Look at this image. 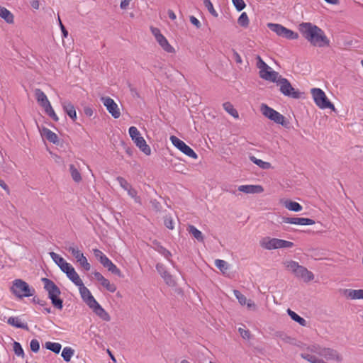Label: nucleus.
<instances>
[{"instance_id": "obj_43", "label": "nucleus", "mask_w": 363, "mask_h": 363, "mask_svg": "<svg viewBox=\"0 0 363 363\" xmlns=\"http://www.w3.org/2000/svg\"><path fill=\"white\" fill-rule=\"evenodd\" d=\"M117 182H118L120 186L124 189L125 191H128L132 185L128 182V181L122 177H118L116 178Z\"/></svg>"}, {"instance_id": "obj_1", "label": "nucleus", "mask_w": 363, "mask_h": 363, "mask_svg": "<svg viewBox=\"0 0 363 363\" xmlns=\"http://www.w3.org/2000/svg\"><path fill=\"white\" fill-rule=\"evenodd\" d=\"M298 30L303 37L313 46L321 48L330 44L324 31L311 23H301L298 26Z\"/></svg>"}, {"instance_id": "obj_14", "label": "nucleus", "mask_w": 363, "mask_h": 363, "mask_svg": "<svg viewBox=\"0 0 363 363\" xmlns=\"http://www.w3.org/2000/svg\"><path fill=\"white\" fill-rule=\"evenodd\" d=\"M101 101L106 108L108 113L114 118H118L121 116L120 109L114 100L108 96H102Z\"/></svg>"}, {"instance_id": "obj_53", "label": "nucleus", "mask_w": 363, "mask_h": 363, "mask_svg": "<svg viewBox=\"0 0 363 363\" xmlns=\"http://www.w3.org/2000/svg\"><path fill=\"white\" fill-rule=\"evenodd\" d=\"M190 22L195 26L197 28H199L201 27V23L200 21L194 16H191L189 18Z\"/></svg>"}, {"instance_id": "obj_50", "label": "nucleus", "mask_w": 363, "mask_h": 363, "mask_svg": "<svg viewBox=\"0 0 363 363\" xmlns=\"http://www.w3.org/2000/svg\"><path fill=\"white\" fill-rule=\"evenodd\" d=\"M60 269L65 273L66 274H69L74 268L68 262H65L62 266H60Z\"/></svg>"}, {"instance_id": "obj_23", "label": "nucleus", "mask_w": 363, "mask_h": 363, "mask_svg": "<svg viewBox=\"0 0 363 363\" xmlns=\"http://www.w3.org/2000/svg\"><path fill=\"white\" fill-rule=\"evenodd\" d=\"M238 189L245 194H259L264 191L260 185H240Z\"/></svg>"}, {"instance_id": "obj_41", "label": "nucleus", "mask_w": 363, "mask_h": 363, "mask_svg": "<svg viewBox=\"0 0 363 363\" xmlns=\"http://www.w3.org/2000/svg\"><path fill=\"white\" fill-rule=\"evenodd\" d=\"M49 254H50V257L53 260V262L59 267H60V266H62L65 262H66V260L63 257L60 256L58 254H57L54 252H50Z\"/></svg>"}, {"instance_id": "obj_34", "label": "nucleus", "mask_w": 363, "mask_h": 363, "mask_svg": "<svg viewBox=\"0 0 363 363\" xmlns=\"http://www.w3.org/2000/svg\"><path fill=\"white\" fill-rule=\"evenodd\" d=\"M225 111L232 116L234 118H238L239 114L233 105L230 102H225L223 104Z\"/></svg>"}, {"instance_id": "obj_44", "label": "nucleus", "mask_w": 363, "mask_h": 363, "mask_svg": "<svg viewBox=\"0 0 363 363\" xmlns=\"http://www.w3.org/2000/svg\"><path fill=\"white\" fill-rule=\"evenodd\" d=\"M13 349L16 355H17L18 357H24V351L19 342H14Z\"/></svg>"}, {"instance_id": "obj_6", "label": "nucleus", "mask_w": 363, "mask_h": 363, "mask_svg": "<svg viewBox=\"0 0 363 363\" xmlns=\"http://www.w3.org/2000/svg\"><path fill=\"white\" fill-rule=\"evenodd\" d=\"M35 96L39 105L44 109L45 112L55 121H58L59 118L53 110L50 102L45 94L40 89L35 90Z\"/></svg>"}, {"instance_id": "obj_45", "label": "nucleus", "mask_w": 363, "mask_h": 363, "mask_svg": "<svg viewBox=\"0 0 363 363\" xmlns=\"http://www.w3.org/2000/svg\"><path fill=\"white\" fill-rule=\"evenodd\" d=\"M257 60V67L259 69V72H262V70L269 69V65L264 62V60L262 59V57L259 55H257L256 57Z\"/></svg>"}, {"instance_id": "obj_55", "label": "nucleus", "mask_w": 363, "mask_h": 363, "mask_svg": "<svg viewBox=\"0 0 363 363\" xmlns=\"http://www.w3.org/2000/svg\"><path fill=\"white\" fill-rule=\"evenodd\" d=\"M132 0H121L120 7L121 9H126Z\"/></svg>"}, {"instance_id": "obj_47", "label": "nucleus", "mask_w": 363, "mask_h": 363, "mask_svg": "<svg viewBox=\"0 0 363 363\" xmlns=\"http://www.w3.org/2000/svg\"><path fill=\"white\" fill-rule=\"evenodd\" d=\"M164 225L169 230L174 228V222L171 216H166L164 219Z\"/></svg>"}, {"instance_id": "obj_48", "label": "nucleus", "mask_w": 363, "mask_h": 363, "mask_svg": "<svg viewBox=\"0 0 363 363\" xmlns=\"http://www.w3.org/2000/svg\"><path fill=\"white\" fill-rule=\"evenodd\" d=\"M30 347L33 352H38L40 350L39 341L37 339L31 340L30 342Z\"/></svg>"}, {"instance_id": "obj_42", "label": "nucleus", "mask_w": 363, "mask_h": 363, "mask_svg": "<svg viewBox=\"0 0 363 363\" xmlns=\"http://www.w3.org/2000/svg\"><path fill=\"white\" fill-rule=\"evenodd\" d=\"M238 24L242 27H247L249 24V18L245 12L241 13L238 20Z\"/></svg>"}, {"instance_id": "obj_60", "label": "nucleus", "mask_w": 363, "mask_h": 363, "mask_svg": "<svg viewBox=\"0 0 363 363\" xmlns=\"http://www.w3.org/2000/svg\"><path fill=\"white\" fill-rule=\"evenodd\" d=\"M60 29H61V31H62V35H63V37H65V38L67 37V35H68V32H67V30H66V28H65V26H63V24H61V28H60Z\"/></svg>"}, {"instance_id": "obj_3", "label": "nucleus", "mask_w": 363, "mask_h": 363, "mask_svg": "<svg viewBox=\"0 0 363 363\" xmlns=\"http://www.w3.org/2000/svg\"><path fill=\"white\" fill-rule=\"evenodd\" d=\"M10 291L18 298L30 297L35 294V289L21 279H16L12 281Z\"/></svg>"}, {"instance_id": "obj_21", "label": "nucleus", "mask_w": 363, "mask_h": 363, "mask_svg": "<svg viewBox=\"0 0 363 363\" xmlns=\"http://www.w3.org/2000/svg\"><path fill=\"white\" fill-rule=\"evenodd\" d=\"M42 137L45 138L48 141L53 144L58 143V136L50 129L43 127L39 128Z\"/></svg>"}, {"instance_id": "obj_63", "label": "nucleus", "mask_w": 363, "mask_h": 363, "mask_svg": "<svg viewBox=\"0 0 363 363\" xmlns=\"http://www.w3.org/2000/svg\"><path fill=\"white\" fill-rule=\"evenodd\" d=\"M107 352L108 353L111 360L113 362H116V359L115 357L113 355V354L111 353V352L108 349L107 350Z\"/></svg>"}, {"instance_id": "obj_32", "label": "nucleus", "mask_w": 363, "mask_h": 363, "mask_svg": "<svg viewBox=\"0 0 363 363\" xmlns=\"http://www.w3.org/2000/svg\"><path fill=\"white\" fill-rule=\"evenodd\" d=\"M287 313L293 320L297 322L301 326L306 325V320L300 315H298L297 313H296L294 311H291V309H288Z\"/></svg>"}, {"instance_id": "obj_2", "label": "nucleus", "mask_w": 363, "mask_h": 363, "mask_svg": "<svg viewBox=\"0 0 363 363\" xmlns=\"http://www.w3.org/2000/svg\"><path fill=\"white\" fill-rule=\"evenodd\" d=\"M44 284V289L48 294V298L51 300L52 304L56 308L62 310L63 308V301L59 298L61 291L59 287L50 279L48 278H42Z\"/></svg>"}, {"instance_id": "obj_46", "label": "nucleus", "mask_w": 363, "mask_h": 363, "mask_svg": "<svg viewBox=\"0 0 363 363\" xmlns=\"http://www.w3.org/2000/svg\"><path fill=\"white\" fill-rule=\"evenodd\" d=\"M204 4V6L206 7L208 11L211 14H212L213 16H217L218 13L216 11V10L213 8V4L210 0H201Z\"/></svg>"}, {"instance_id": "obj_62", "label": "nucleus", "mask_w": 363, "mask_h": 363, "mask_svg": "<svg viewBox=\"0 0 363 363\" xmlns=\"http://www.w3.org/2000/svg\"><path fill=\"white\" fill-rule=\"evenodd\" d=\"M130 92L134 97H139V94L135 88H130Z\"/></svg>"}, {"instance_id": "obj_9", "label": "nucleus", "mask_w": 363, "mask_h": 363, "mask_svg": "<svg viewBox=\"0 0 363 363\" xmlns=\"http://www.w3.org/2000/svg\"><path fill=\"white\" fill-rule=\"evenodd\" d=\"M268 28L274 32L277 35L285 38L288 40H296L298 38V34L281 24L268 23Z\"/></svg>"}, {"instance_id": "obj_8", "label": "nucleus", "mask_w": 363, "mask_h": 363, "mask_svg": "<svg viewBox=\"0 0 363 363\" xmlns=\"http://www.w3.org/2000/svg\"><path fill=\"white\" fill-rule=\"evenodd\" d=\"M315 104L321 109L330 108L335 110L334 105L328 100L325 92L319 88H313L311 89Z\"/></svg>"}, {"instance_id": "obj_5", "label": "nucleus", "mask_w": 363, "mask_h": 363, "mask_svg": "<svg viewBox=\"0 0 363 363\" xmlns=\"http://www.w3.org/2000/svg\"><path fill=\"white\" fill-rule=\"evenodd\" d=\"M260 246L266 250H272L281 248H291L294 246V242L279 238L264 237L259 241Z\"/></svg>"}, {"instance_id": "obj_58", "label": "nucleus", "mask_w": 363, "mask_h": 363, "mask_svg": "<svg viewBox=\"0 0 363 363\" xmlns=\"http://www.w3.org/2000/svg\"><path fill=\"white\" fill-rule=\"evenodd\" d=\"M0 186L4 189L5 191H6L8 193L9 192V186L5 183V182L2 179H0Z\"/></svg>"}, {"instance_id": "obj_49", "label": "nucleus", "mask_w": 363, "mask_h": 363, "mask_svg": "<svg viewBox=\"0 0 363 363\" xmlns=\"http://www.w3.org/2000/svg\"><path fill=\"white\" fill-rule=\"evenodd\" d=\"M232 1L238 11H241L245 7V3L243 0H232Z\"/></svg>"}, {"instance_id": "obj_40", "label": "nucleus", "mask_w": 363, "mask_h": 363, "mask_svg": "<svg viewBox=\"0 0 363 363\" xmlns=\"http://www.w3.org/2000/svg\"><path fill=\"white\" fill-rule=\"evenodd\" d=\"M127 193L128 196H130L136 203H138L140 205L142 204V199L140 196L138 195V191L133 186L130 187L127 191Z\"/></svg>"}, {"instance_id": "obj_26", "label": "nucleus", "mask_w": 363, "mask_h": 363, "mask_svg": "<svg viewBox=\"0 0 363 363\" xmlns=\"http://www.w3.org/2000/svg\"><path fill=\"white\" fill-rule=\"evenodd\" d=\"M104 267L107 268L108 270L113 274L121 277V270L112 262L108 257L104 258V261L101 263Z\"/></svg>"}, {"instance_id": "obj_64", "label": "nucleus", "mask_w": 363, "mask_h": 363, "mask_svg": "<svg viewBox=\"0 0 363 363\" xmlns=\"http://www.w3.org/2000/svg\"><path fill=\"white\" fill-rule=\"evenodd\" d=\"M43 312L44 313H51V308L50 307H45L43 308Z\"/></svg>"}, {"instance_id": "obj_61", "label": "nucleus", "mask_w": 363, "mask_h": 363, "mask_svg": "<svg viewBox=\"0 0 363 363\" xmlns=\"http://www.w3.org/2000/svg\"><path fill=\"white\" fill-rule=\"evenodd\" d=\"M151 203L152 204V206L155 208H156L157 210H159V208H160V203L158 201H157L156 200H154V201H152Z\"/></svg>"}, {"instance_id": "obj_33", "label": "nucleus", "mask_w": 363, "mask_h": 363, "mask_svg": "<svg viewBox=\"0 0 363 363\" xmlns=\"http://www.w3.org/2000/svg\"><path fill=\"white\" fill-rule=\"evenodd\" d=\"M284 206L288 210L294 211V212H299L303 209L301 205H300L298 202L292 201H285Z\"/></svg>"}, {"instance_id": "obj_17", "label": "nucleus", "mask_w": 363, "mask_h": 363, "mask_svg": "<svg viewBox=\"0 0 363 363\" xmlns=\"http://www.w3.org/2000/svg\"><path fill=\"white\" fill-rule=\"evenodd\" d=\"M79 290L82 300L89 307L96 301L89 289L84 284L79 286Z\"/></svg>"}, {"instance_id": "obj_35", "label": "nucleus", "mask_w": 363, "mask_h": 363, "mask_svg": "<svg viewBox=\"0 0 363 363\" xmlns=\"http://www.w3.org/2000/svg\"><path fill=\"white\" fill-rule=\"evenodd\" d=\"M45 347L55 354H58L61 350L62 345L59 342H46L45 343Z\"/></svg>"}, {"instance_id": "obj_54", "label": "nucleus", "mask_w": 363, "mask_h": 363, "mask_svg": "<svg viewBox=\"0 0 363 363\" xmlns=\"http://www.w3.org/2000/svg\"><path fill=\"white\" fill-rule=\"evenodd\" d=\"M238 331L240 334V335L244 338V339H247V338H249L250 337V333L248 330L244 329V328H240L238 329Z\"/></svg>"}, {"instance_id": "obj_19", "label": "nucleus", "mask_w": 363, "mask_h": 363, "mask_svg": "<svg viewBox=\"0 0 363 363\" xmlns=\"http://www.w3.org/2000/svg\"><path fill=\"white\" fill-rule=\"evenodd\" d=\"M89 308L97 316H99L103 320L109 321L111 320L109 314L97 301L90 306Z\"/></svg>"}, {"instance_id": "obj_51", "label": "nucleus", "mask_w": 363, "mask_h": 363, "mask_svg": "<svg viewBox=\"0 0 363 363\" xmlns=\"http://www.w3.org/2000/svg\"><path fill=\"white\" fill-rule=\"evenodd\" d=\"M93 252H94V256L99 259L100 263H101L104 261V258H106L107 257L100 250L94 249Z\"/></svg>"}, {"instance_id": "obj_57", "label": "nucleus", "mask_w": 363, "mask_h": 363, "mask_svg": "<svg viewBox=\"0 0 363 363\" xmlns=\"http://www.w3.org/2000/svg\"><path fill=\"white\" fill-rule=\"evenodd\" d=\"M234 57L237 63L241 64L242 62L240 55L237 52H234Z\"/></svg>"}, {"instance_id": "obj_30", "label": "nucleus", "mask_w": 363, "mask_h": 363, "mask_svg": "<svg viewBox=\"0 0 363 363\" xmlns=\"http://www.w3.org/2000/svg\"><path fill=\"white\" fill-rule=\"evenodd\" d=\"M188 232L199 242H203V235L201 231L198 230L194 225H190L188 227Z\"/></svg>"}, {"instance_id": "obj_10", "label": "nucleus", "mask_w": 363, "mask_h": 363, "mask_svg": "<svg viewBox=\"0 0 363 363\" xmlns=\"http://www.w3.org/2000/svg\"><path fill=\"white\" fill-rule=\"evenodd\" d=\"M260 110L265 117L274 123L282 125H286L284 116L267 105L262 104Z\"/></svg>"}, {"instance_id": "obj_27", "label": "nucleus", "mask_w": 363, "mask_h": 363, "mask_svg": "<svg viewBox=\"0 0 363 363\" xmlns=\"http://www.w3.org/2000/svg\"><path fill=\"white\" fill-rule=\"evenodd\" d=\"M344 294L350 299H363V289H345Z\"/></svg>"}, {"instance_id": "obj_18", "label": "nucleus", "mask_w": 363, "mask_h": 363, "mask_svg": "<svg viewBox=\"0 0 363 363\" xmlns=\"http://www.w3.org/2000/svg\"><path fill=\"white\" fill-rule=\"evenodd\" d=\"M94 278L108 291L113 293L116 291V286L114 284H111L108 279H106L100 272L94 273Z\"/></svg>"}, {"instance_id": "obj_4", "label": "nucleus", "mask_w": 363, "mask_h": 363, "mask_svg": "<svg viewBox=\"0 0 363 363\" xmlns=\"http://www.w3.org/2000/svg\"><path fill=\"white\" fill-rule=\"evenodd\" d=\"M286 268L291 271L297 278L305 282H308L314 279L313 274L297 262L290 260L284 263Z\"/></svg>"}, {"instance_id": "obj_29", "label": "nucleus", "mask_w": 363, "mask_h": 363, "mask_svg": "<svg viewBox=\"0 0 363 363\" xmlns=\"http://www.w3.org/2000/svg\"><path fill=\"white\" fill-rule=\"evenodd\" d=\"M0 17L8 23H13V15L5 7H0Z\"/></svg>"}, {"instance_id": "obj_28", "label": "nucleus", "mask_w": 363, "mask_h": 363, "mask_svg": "<svg viewBox=\"0 0 363 363\" xmlns=\"http://www.w3.org/2000/svg\"><path fill=\"white\" fill-rule=\"evenodd\" d=\"M7 323L21 329L28 330V327L26 323L22 322L18 317H10L7 320Z\"/></svg>"}, {"instance_id": "obj_22", "label": "nucleus", "mask_w": 363, "mask_h": 363, "mask_svg": "<svg viewBox=\"0 0 363 363\" xmlns=\"http://www.w3.org/2000/svg\"><path fill=\"white\" fill-rule=\"evenodd\" d=\"M156 269L157 272L160 274V276L164 279V281L171 285L173 284L174 281L172 275L166 270L164 264L161 263H158L156 264Z\"/></svg>"}, {"instance_id": "obj_31", "label": "nucleus", "mask_w": 363, "mask_h": 363, "mask_svg": "<svg viewBox=\"0 0 363 363\" xmlns=\"http://www.w3.org/2000/svg\"><path fill=\"white\" fill-rule=\"evenodd\" d=\"M67 276L78 287L84 284L74 269L69 272Z\"/></svg>"}, {"instance_id": "obj_11", "label": "nucleus", "mask_w": 363, "mask_h": 363, "mask_svg": "<svg viewBox=\"0 0 363 363\" xmlns=\"http://www.w3.org/2000/svg\"><path fill=\"white\" fill-rule=\"evenodd\" d=\"M277 85L280 86V91L284 96L292 99H299L301 97V93L299 91L296 90L287 79L282 77L279 79Z\"/></svg>"}, {"instance_id": "obj_12", "label": "nucleus", "mask_w": 363, "mask_h": 363, "mask_svg": "<svg viewBox=\"0 0 363 363\" xmlns=\"http://www.w3.org/2000/svg\"><path fill=\"white\" fill-rule=\"evenodd\" d=\"M170 141L172 145L176 147L178 150H179L182 152L187 155L188 157L197 159L198 155L194 152V150L191 148L189 145H187L184 141L178 138L174 135H172L170 137Z\"/></svg>"}, {"instance_id": "obj_56", "label": "nucleus", "mask_w": 363, "mask_h": 363, "mask_svg": "<svg viewBox=\"0 0 363 363\" xmlns=\"http://www.w3.org/2000/svg\"><path fill=\"white\" fill-rule=\"evenodd\" d=\"M151 30H152V33L154 35L155 39H157V36H159V35H162L160 33V30L157 28H152Z\"/></svg>"}, {"instance_id": "obj_16", "label": "nucleus", "mask_w": 363, "mask_h": 363, "mask_svg": "<svg viewBox=\"0 0 363 363\" xmlns=\"http://www.w3.org/2000/svg\"><path fill=\"white\" fill-rule=\"evenodd\" d=\"M282 221L285 223H290L294 225H311L315 223V221L313 219L308 218H289V217H283Z\"/></svg>"}, {"instance_id": "obj_15", "label": "nucleus", "mask_w": 363, "mask_h": 363, "mask_svg": "<svg viewBox=\"0 0 363 363\" xmlns=\"http://www.w3.org/2000/svg\"><path fill=\"white\" fill-rule=\"evenodd\" d=\"M259 77L267 81L278 83L282 77L276 71L273 70L272 67H269V69L262 70L259 72Z\"/></svg>"}, {"instance_id": "obj_7", "label": "nucleus", "mask_w": 363, "mask_h": 363, "mask_svg": "<svg viewBox=\"0 0 363 363\" xmlns=\"http://www.w3.org/2000/svg\"><path fill=\"white\" fill-rule=\"evenodd\" d=\"M128 133L132 140L135 143L136 146L146 155H150L151 153V149L147 144L146 141L141 136L140 131L135 126L129 128Z\"/></svg>"}, {"instance_id": "obj_24", "label": "nucleus", "mask_w": 363, "mask_h": 363, "mask_svg": "<svg viewBox=\"0 0 363 363\" xmlns=\"http://www.w3.org/2000/svg\"><path fill=\"white\" fill-rule=\"evenodd\" d=\"M61 105L62 106L65 112L73 120L75 121L77 119V113L74 105L69 102V101H61Z\"/></svg>"}, {"instance_id": "obj_13", "label": "nucleus", "mask_w": 363, "mask_h": 363, "mask_svg": "<svg viewBox=\"0 0 363 363\" xmlns=\"http://www.w3.org/2000/svg\"><path fill=\"white\" fill-rule=\"evenodd\" d=\"M67 250L76 259L77 262H79L80 266L84 268V270H90L91 265L88 262L86 257L84 255L82 252H81V251L77 246H69Z\"/></svg>"}, {"instance_id": "obj_25", "label": "nucleus", "mask_w": 363, "mask_h": 363, "mask_svg": "<svg viewBox=\"0 0 363 363\" xmlns=\"http://www.w3.org/2000/svg\"><path fill=\"white\" fill-rule=\"evenodd\" d=\"M156 40L165 52L168 53L175 52V49L169 43L168 40L163 35L157 36Z\"/></svg>"}, {"instance_id": "obj_39", "label": "nucleus", "mask_w": 363, "mask_h": 363, "mask_svg": "<svg viewBox=\"0 0 363 363\" xmlns=\"http://www.w3.org/2000/svg\"><path fill=\"white\" fill-rule=\"evenodd\" d=\"M215 265L218 269H219L223 274H225V272L229 269V265L227 262L223 259H216L215 260Z\"/></svg>"}, {"instance_id": "obj_36", "label": "nucleus", "mask_w": 363, "mask_h": 363, "mask_svg": "<svg viewBox=\"0 0 363 363\" xmlns=\"http://www.w3.org/2000/svg\"><path fill=\"white\" fill-rule=\"evenodd\" d=\"M250 160L263 169H268L271 167V164L269 162L257 159L255 156L250 157Z\"/></svg>"}, {"instance_id": "obj_59", "label": "nucleus", "mask_w": 363, "mask_h": 363, "mask_svg": "<svg viewBox=\"0 0 363 363\" xmlns=\"http://www.w3.org/2000/svg\"><path fill=\"white\" fill-rule=\"evenodd\" d=\"M167 13H168V16L170 19H172V20L176 19V18H177L176 14L174 13V12L172 10H169Z\"/></svg>"}, {"instance_id": "obj_37", "label": "nucleus", "mask_w": 363, "mask_h": 363, "mask_svg": "<svg viewBox=\"0 0 363 363\" xmlns=\"http://www.w3.org/2000/svg\"><path fill=\"white\" fill-rule=\"evenodd\" d=\"M74 354V350L70 347H64L62 352V357L65 362H69Z\"/></svg>"}, {"instance_id": "obj_38", "label": "nucleus", "mask_w": 363, "mask_h": 363, "mask_svg": "<svg viewBox=\"0 0 363 363\" xmlns=\"http://www.w3.org/2000/svg\"><path fill=\"white\" fill-rule=\"evenodd\" d=\"M69 172H70L72 179L75 182H79L82 180L81 174L77 170V169L74 167V164L69 165Z\"/></svg>"}, {"instance_id": "obj_52", "label": "nucleus", "mask_w": 363, "mask_h": 363, "mask_svg": "<svg viewBox=\"0 0 363 363\" xmlns=\"http://www.w3.org/2000/svg\"><path fill=\"white\" fill-rule=\"evenodd\" d=\"M158 252L160 254H162L165 258H167L168 259H169V257L172 255L171 252L162 246H160V247L158 249Z\"/></svg>"}, {"instance_id": "obj_20", "label": "nucleus", "mask_w": 363, "mask_h": 363, "mask_svg": "<svg viewBox=\"0 0 363 363\" xmlns=\"http://www.w3.org/2000/svg\"><path fill=\"white\" fill-rule=\"evenodd\" d=\"M233 294L239 303L242 306L247 305V307L250 310H255L256 305L252 300H247L246 297L242 294L238 290H234Z\"/></svg>"}]
</instances>
